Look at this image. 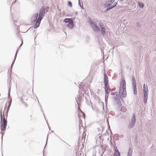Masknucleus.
<instances>
[{
  "instance_id": "1",
  "label": "nucleus",
  "mask_w": 156,
  "mask_h": 156,
  "mask_svg": "<svg viewBox=\"0 0 156 156\" xmlns=\"http://www.w3.org/2000/svg\"><path fill=\"white\" fill-rule=\"evenodd\" d=\"M46 9L44 6H42L39 11V13H36L33 15L31 18L32 22H35L34 25V28L36 29L40 26L41 21L44 16L45 14Z\"/></svg>"
},
{
  "instance_id": "2",
  "label": "nucleus",
  "mask_w": 156,
  "mask_h": 156,
  "mask_svg": "<svg viewBox=\"0 0 156 156\" xmlns=\"http://www.w3.org/2000/svg\"><path fill=\"white\" fill-rule=\"evenodd\" d=\"M119 92L121 97H126V83L124 80H122L120 83Z\"/></svg>"
},
{
  "instance_id": "3",
  "label": "nucleus",
  "mask_w": 156,
  "mask_h": 156,
  "mask_svg": "<svg viewBox=\"0 0 156 156\" xmlns=\"http://www.w3.org/2000/svg\"><path fill=\"white\" fill-rule=\"evenodd\" d=\"M104 80L106 94H108L109 92V86L108 84V77L106 74L104 75Z\"/></svg>"
},
{
  "instance_id": "4",
  "label": "nucleus",
  "mask_w": 156,
  "mask_h": 156,
  "mask_svg": "<svg viewBox=\"0 0 156 156\" xmlns=\"http://www.w3.org/2000/svg\"><path fill=\"white\" fill-rule=\"evenodd\" d=\"M86 80H85L81 82L79 86V88L80 89H82L83 91L85 92H86V90H87V87H89L88 85L86 83Z\"/></svg>"
},
{
  "instance_id": "5",
  "label": "nucleus",
  "mask_w": 156,
  "mask_h": 156,
  "mask_svg": "<svg viewBox=\"0 0 156 156\" xmlns=\"http://www.w3.org/2000/svg\"><path fill=\"white\" fill-rule=\"evenodd\" d=\"M136 121V116L134 114H133V116L130 120V122L128 125V127L129 129L132 128L135 125Z\"/></svg>"
},
{
  "instance_id": "6",
  "label": "nucleus",
  "mask_w": 156,
  "mask_h": 156,
  "mask_svg": "<svg viewBox=\"0 0 156 156\" xmlns=\"http://www.w3.org/2000/svg\"><path fill=\"white\" fill-rule=\"evenodd\" d=\"M99 25L100 28V31L102 35L104 37L106 34V29L105 27L104 26L103 24L101 22H99L98 23Z\"/></svg>"
},
{
  "instance_id": "7",
  "label": "nucleus",
  "mask_w": 156,
  "mask_h": 156,
  "mask_svg": "<svg viewBox=\"0 0 156 156\" xmlns=\"http://www.w3.org/2000/svg\"><path fill=\"white\" fill-rule=\"evenodd\" d=\"M7 124V121L6 119L4 117L3 118V124L1 125V128L2 130H4L5 129Z\"/></svg>"
},
{
  "instance_id": "8",
  "label": "nucleus",
  "mask_w": 156,
  "mask_h": 156,
  "mask_svg": "<svg viewBox=\"0 0 156 156\" xmlns=\"http://www.w3.org/2000/svg\"><path fill=\"white\" fill-rule=\"evenodd\" d=\"M91 27L93 30L96 32L100 31V28L99 27L97 26L96 23L93 25Z\"/></svg>"
},
{
  "instance_id": "9",
  "label": "nucleus",
  "mask_w": 156,
  "mask_h": 156,
  "mask_svg": "<svg viewBox=\"0 0 156 156\" xmlns=\"http://www.w3.org/2000/svg\"><path fill=\"white\" fill-rule=\"evenodd\" d=\"M117 3L115 2L113 5H111L108 8H107L105 9V12H107L113 8L114 7L116 6L117 5Z\"/></svg>"
},
{
  "instance_id": "10",
  "label": "nucleus",
  "mask_w": 156,
  "mask_h": 156,
  "mask_svg": "<svg viewBox=\"0 0 156 156\" xmlns=\"http://www.w3.org/2000/svg\"><path fill=\"white\" fill-rule=\"evenodd\" d=\"M66 25V27H68L70 29H73L74 25L73 21V20L70 21Z\"/></svg>"
},
{
  "instance_id": "11",
  "label": "nucleus",
  "mask_w": 156,
  "mask_h": 156,
  "mask_svg": "<svg viewBox=\"0 0 156 156\" xmlns=\"http://www.w3.org/2000/svg\"><path fill=\"white\" fill-rule=\"evenodd\" d=\"M148 94H144V103L146 104L147 102Z\"/></svg>"
},
{
  "instance_id": "12",
  "label": "nucleus",
  "mask_w": 156,
  "mask_h": 156,
  "mask_svg": "<svg viewBox=\"0 0 156 156\" xmlns=\"http://www.w3.org/2000/svg\"><path fill=\"white\" fill-rule=\"evenodd\" d=\"M11 103H12V99L11 98H10V100L9 101V105H8V107L7 110V111L6 112V115H6V118L7 117L8 113L9 110V108L11 106Z\"/></svg>"
},
{
  "instance_id": "13",
  "label": "nucleus",
  "mask_w": 156,
  "mask_h": 156,
  "mask_svg": "<svg viewBox=\"0 0 156 156\" xmlns=\"http://www.w3.org/2000/svg\"><path fill=\"white\" fill-rule=\"evenodd\" d=\"M132 149L130 148L127 153V156H132Z\"/></svg>"
},
{
  "instance_id": "14",
  "label": "nucleus",
  "mask_w": 156,
  "mask_h": 156,
  "mask_svg": "<svg viewBox=\"0 0 156 156\" xmlns=\"http://www.w3.org/2000/svg\"><path fill=\"white\" fill-rule=\"evenodd\" d=\"M114 156H120V154L117 149L115 150Z\"/></svg>"
},
{
  "instance_id": "15",
  "label": "nucleus",
  "mask_w": 156,
  "mask_h": 156,
  "mask_svg": "<svg viewBox=\"0 0 156 156\" xmlns=\"http://www.w3.org/2000/svg\"><path fill=\"white\" fill-rule=\"evenodd\" d=\"M133 90L134 94L135 95L137 94L136 85V86H133Z\"/></svg>"
},
{
  "instance_id": "16",
  "label": "nucleus",
  "mask_w": 156,
  "mask_h": 156,
  "mask_svg": "<svg viewBox=\"0 0 156 156\" xmlns=\"http://www.w3.org/2000/svg\"><path fill=\"white\" fill-rule=\"evenodd\" d=\"M143 92L144 94H148V89L147 86H146V88H143Z\"/></svg>"
},
{
  "instance_id": "17",
  "label": "nucleus",
  "mask_w": 156,
  "mask_h": 156,
  "mask_svg": "<svg viewBox=\"0 0 156 156\" xmlns=\"http://www.w3.org/2000/svg\"><path fill=\"white\" fill-rule=\"evenodd\" d=\"M73 20L71 19V18H65L64 20V21L65 23H69L70 21H71Z\"/></svg>"
},
{
  "instance_id": "18",
  "label": "nucleus",
  "mask_w": 156,
  "mask_h": 156,
  "mask_svg": "<svg viewBox=\"0 0 156 156\" xmlns=\"http://www.w3.org/2000/svg\"><path fill=\"white\" fill-rule=\"evenodd\" d=\"M138 4H139V7L140 8H143V7H144V3H143L142 2H138Z\"/></svg>"
},
{
  "instance_id": "19",
  "label": "nucleus",
  "mask_w": 156,
  "mask_h": 156,
  "mask_svg": "<svg viewBox=\"0 0 156 156\" xmlns=\"http://www.w3.org/2000/svg\"><path fill=\"white\" fill-rule=\"evenodd\" d=\"M18 50H17L16 51V53L15 54V58H14V61L12 63L11 65V68H12V66L13 65V64L14 62L15 61V60L16 59V56H17V51H18Z\"/></svg>"
},
{
  "instance_id": "20",
  "label": "nucleus",
  "mask_w": 156,
  "mask_h": 156,
  "mask_svg": "<svg viewBox=\"0 0 156 156\" xmlns=\"http://www.w3.org/2000/svg\"><path fill=\"white\" fill-rule=\"evenodd\" d=\"M89 23L90 24V26L91 27L95 23L93 22L91 20V19L90 18V19H89Z\"/></svg>"
},
{
  "instance_id": "21",
  "label": "nucleus",
  "mask_w": 156,
  "mask_h": 156,
  "mask_svg": "<svg viewBox=\"0 0 156 156\" xmlns=\"http://www.w3.org/2000/svg\"><path fill=\"white\" fill-rule=\"evenodd\" d=\"M111 5H110V4H109V3H108V4L107 3V4H104V8H107L109 6H111Z\"/></svg>"
},
{
  "instance_id": "22",
  "label": "nucleus",
  "mask_w": 156,
  "mask_h": 156,
  "mask_svg": "<svg viewBox=\"0 0 156 156\" xmlns=\"http://www.w3.org/2000/svg\"><path fill=\"white\" fill-rule=\"evenodd\" d=\"M108 94H105V102H107V101L108 100Z\"/></svg>"
},
{
  "instance_id": "23",
  "label": "nucleus",
  "mask_w": 156,
  "mask_h": 156,
  "mask_svg": "<svg viewBox=\"0 0 156 156\" xmlns=\"http://www.w3.org/2000/svg\"><path fill=\"white\" fill-rule=\"evenodd\" d=\"M115 1V0H108V2L110 5L113 3Z\"/></svg>"
},
{
  "instance_id": "24",
  "label": "nucleus",
  "mask_w": 156,
  "mask_h": 156,
  "mask_svg": "<svg viewBox=\"0 0 156 156\" xmlns=\"http://www.w3.org/2000/svg\"><path fill=\"white\" fill-rule=\"evenodd\" d=\"M79 4L80 5V7L83 9V4L82 3V5L81 4L80 0H79Z\"/></svg>"
},
{
  "instance_id": "25",
  "label": "nucleus",
  "mask_w": 156,
  "mask_h": 156,
  "mask_svg": "<svg viewBox=\"0 0 156 156\" xmlns=\"http://www.w3.org/2000/svg\"><path fill=\"white\" fill-rule=\"evenodd\" d=\"M12 72V69H10L9 70H8V75H10V77L11 74L10 73Z\"/></svg>"
},
{
  "instance_id": "26",
  "label": "nucleus",
  "mask_w": 156,
  "mask_h": 156,
  "mask_svg": "<svg viewBox=\"0 0 156 156\" xmlns=\"http://www.w3.org/2000/svg\"><path fill=\"white\" fill-rule=\"evenodd\" d=\"M68 4L69 5L70 7H72V4L71 2L70 1H69L68 2Z\"/></svg>"
},
{
  "instance_id": "27",
  "label": "nucleus",
  "mask_w": 156,
  "mask_h": 156,
  "mask_svg": "<svg viewBox=\"0 0 156 156\" xmlns=\"http://www.w3.org/2000/svg\"><path fill=\"white\" fill-rule=\"evenodd\" d=\"M132 84H133V86H136V81H133L132 82Z\"/></svg>"
},
{
  "instance_id": "28",
  "label": "nucleus",
  "mask_w": 156,
  "mask_h": 156,
  "mask_svg": "<svg viewBox=\"0 0 156 156\" xmlns=\"http://www.w3.org/2000/svg\"><path fill=\"white\" fill-rule=\"evenodd\" d=\"M132 82L136 81V80L135 79V77H134V76H132Z\"/></svg>"
},
{
  "instance_id": "29",
  "label": "nucleus",
  "mask_w": 156,
  "mask_h": 156,
  "mask_svg": "<svg viewBox=\"0 0 156 156\" xmlns=\"http://www.w3.org/2000/svg\"><path fill=\"white\" fill-rule=\"evenodd\" d=\"M1 123H2V113L1 112Z\"/></svg>"
},
{
  "instance_id": "30",
  "label": "nucleus",
  "mask_w": 156,
  "mask_h": 156,
  "mask_svg": "<svg viewBox=\"0 0 156 156\" xmlns=\"http://www.w3.org/2000/svg\"><path fill=\"white\" fill-rule=\"evenodd\" d=\"M23 44V40H22V42L21 44L20 45L19 48Z\"/></svg>"
},
{
  "instance_id": "31",
  "label": "nucleus",
  "mask_w": 156,
  "mask_h": 156,
  "mask_svg": "<svg viewBox=\"0 0 156 156\" xmlns=\"http://www.w3.org/2000/svg\"><path fill=\"white\" fill-rule=\"evenodd\" d=\"M8 98H9L10 97V93L9 92L8 94Z\"/></svg>"
},
{
  "instance_id": "32",
  "label": "nucleus",
  "mask_w": 156,
  "mask_h": 156,
  "mask_svg": "<svg viewBox=\"0 0 156 156\" xmlns=\"http://www.w3.org/2000/svg\"><path fill=\"white\" fill-rule=\"evenodd\" d=\"M146 86L145 85V84H144L143 85V88H146Z\"/></svg>"
},
{
  "instance_id": "33",
  "label": "nucleus",
  "mask_w": 156,
  "mask_h": 156,
  "mask_svg": "<svg viewBox=\"0 0 156 156\" xmlns=\"http://www.w3.org/2000/svg\"><path fill=\"white\" fill-rule=\"evenodd\" d=\"M107 122H108V127L109 128H110V126H109L108 124V120H107Z\"/></svg>"
},
{
  "instance_id": "34",
  "label": "nucleus",
  "mask_w": 156,
  "mask_h": 156,
  "mask_svg": "<svg viewBox=\"0 0 156 156\" xmlns=\"http://www.w3.org/2000/svg\"><path fill=\"white\" fill-rule=\"evenodd\" d=\"M47 140H48V138H47V139L46 142V144L45 145V147H46V144H47Z\"/></svg>"
},
{
  "instance_id": "35",
  "label": "nucleus",
  "mask_w": 156,
  "mask_h": 156,
  "mask_svg": "<svg viewBox=\"0 0 156 156\" xmlns=\"http://www.w3.org/2000/svg\"><path fill=\"white\" fill-rule=\"evenodd\" d=\"M120 0V2H123V0Z\"/></svg>"
},
{
  "instance_id": "36",
  "label": "nucleus",
  "mask_w": 156,
  "mask_h": 156,
  "mask_svg": "<svg viewBox=\"0 0 156 156\" xmlns=\"http://www.w3.org/2000/svg\"><path fill=\"white\" fill-rule=\"evenodd\" d=\"M6 106V104H5V107Z\"/></svg>"
},
{
  "instance_id": "37",
  "label": "nucleus",
  "mask_w": 156,
  "mask_h": 156,
  "mask_svg": "<svg viewBox=\"0 0 156 156\" xmlns=\"http://www.w3.org/2000/svg\"><path fill=\"white\" fill-rule=\"evenodd\" d=\"M77 103L78 105H79V104L78 103V102H77Z\"/></svg>"
},
{
  "instance_id": "38",
  "label": "nucleus",
  "mask_w": 156,
  "mask_h": 156,
  "mask_svg": "<svg viewBox=\"0 0 156 156\" xmlns=\"http://www.w3.org/2000/svg\"><path fill=\"white\" fill-rule=\"evenodd\" d=\"M77 13V12H76V14Z\"/></svg>"
},
{
  "instance_id": "39",
  "label": "nucleus",
  "mask_w": 156,
  "mask_h": 156,
  "mask_svg": "<svg viewBox=\"0 0 156 156\" xmlns=\"http://www.w3.org/2000/svg\"><path fill=\"white\" fill-rule=\"evenodd\" d=\"M16 2V1H15L14 2V3H15Z\"/></svg>"
}]
</instances>
